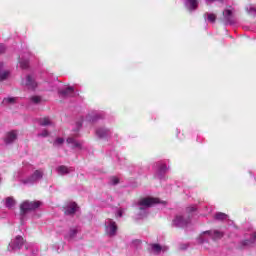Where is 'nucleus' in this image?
<instances>
[{
	"instance_id": "nucleus-1",
	"label": "nucleus",
	"mask_w": 256,
	"mask_h": 256,
	"mask_svg": "<svg viewBox=\"0 0 256 256\" xmlns=\"http://www.w3.org/2000/svg\"><path fill=\"white\" fill-rule=\"evenodd\" d=\"M159 203V199L157 198H151V197H146L142 198L138 201L136 204V217L137 219H145L147 215H149V208L153 207V205H157Z\"/></svg>"
},
{
	"instance_id": "nucleus-2",
	"label": "nucleus",
	"mask_w": 256,
	"mask_h": 256,
	"mask_svg": "<svg viewBox=\"0 0 256 256\" xmlns=\"http://www.w3.org/2000/svg\"><path fill=\"white\" fill-rule=\"evenodd\" d=\"M225 237V233L219 230H207L200 234L198 237V243L200 245H203V243H209V240L212 241H219L220 239H223Z\"/></svg>"
},
{
	"instance_id": "nucleus-3",
	"label": "nucleus",
	"mask_w": 256,
	"mask_h": 256,
	"mask_svg": "<svg viewBox=\"0 0 256 256\" xmlns=\"http://www.w3.org/2000/svg\"><path fill=\"white\" fill-rule=\"evenodd\" d=\"M41 205H43V202L39 200H34V201L26 200L22 202L20 204L21 221L23 222V218L25 217V215H27V213H31V211H37V209H39Z\"/></svg>"
},
{
	"instance_id": "nucleus-4",
	"label": "nucleus",
	"mask_w": 256,
	"mask_h": 256,
	"mask_svg": "<svg viewBox=\"0 0 256 256\" xmlns=\"http://www.w3.org/2000/svg\"><path fill=\"white\" fill-rule=\"evenodd\" d=\"M41 179H43V170H36L28 178L22 179V183L23 185H34V183L41 181Z\"/></svg>"
},
{
	"instance_id": "nucleus-5",
	"label": "nucleus",
	"mask_w": 256,
	"mask_h": 256,
	"mask_svg": "<svg viewBox=\"0 0 256 256\" xmlns=\"http://www.w3.org/2000/svg\"><path fill=\"white\" fill-rule=\"evenodd\" d=\"M189 223H191V218H185L181 215H176L172 220V227L183 229L184 227H187Z\"/></svg>"
},
{
	"instance_id": "nucleus-6",
	"label": "nucleus",
	"mask_w": 256,
	"mask_h": 256,
	"mask_svg": "<svg viewBox=\"0 0 256 256\" xmlns=\"http://www.w3.org/2000/svg\"><path fill=\"white\" fill-rule=\"evenodd\" d=\"M117 223L113 219H107L105 221V231L108 237H115L117 235Z\"/></svg>"
},
{
	"instance_id": "nucleus-7",
	"label": "nucleus",
	"mask_w": 256,
	"mask_h": 256,
	"mask_svg": "<svg viewBox=\"0 0 256 256\" xmlns=\"http://www.w3.org/2000/svg\"><path fill=\"white\" fill-rule=\"evenodd\" d=\"M25 245V240L22 236H16L15 239L11 240L8 246V251H19L21 247Z\"/></svg>"
},
{
	"instance_id": "nucleus-8",
	"label": "nucleus",
	"mask_w": 256,
	"mask_h": 256,
	"mask_svg": "<svg viewBox=\"0 0 256 256\" xmlns=\"http://www.w3.org/2000/svg\"><path fill=\"white\" fill-rule=\"evenodd\" d=\"M183 3L189 13H193V11L199 9V0H183Z\"/></svg>"
},
{
	"instance_id": "nucleus-9",
	"label": "nucleus",
	"mask_w": 256,
	"mask_h": 256,
	"mask_svg": "<svg viewBox=\"0 0 256 256\" xmlns=\"http://www.w3.org/2000/svg\"><path fill=\"white\" fill-rule=\"evenodd\" d=\"M104 115L100 112H91L86 116V121L89 123H97L100 119H103Z\"/></svg>"
},
{
	"instance_id": "nucleus-10",
	"label": "nucleus",
	"mask_w": 256,
	"mask_h": 256,
	"mask_svg": "<svg viewBox=\"0 0 256 256\" xmlns=\"http://www.w3.org/2000/svg\"><path fill=\"white\" fill-rule=\"evenodd\" d=\"M96 135L99 139H107L111 135V130L105 127H99L96 129Z\"/></svg>"
},
{
	"instance_id": "nucleus-11",
	"label": "nucleus",
	"mask_w": 256,
	"mask_h": 256,
	"mask_svg": "<svg viewBox=\"0 0 256 256\" xmlns=\"http://www.w3.org/2000/svg\"><path fill=\"white\" fill-rule=\"evenodd\" d=\"M17 141V131L13 130L6 134L4 138L5 145H11V143H15Z\"/></svg>"
},
{
	"instance_id": "nucleus-12",
	"label": "nucleus",
	"mask_w": 256,
	"mask_h": 256,
	"mask_svg": "<svg viewBox=\"0 0 256 256\" xmlns=\"http://www.w3.org/2000/svg\"><path fill=\"white\" fill-rule=\"evenodd\" d=\"M60 97H74L75 96V88L72 86L67 87L66 89L58 90Z\"/></svg>"
},
{
	"instance_id": "nucleus-13",
	"label": "nucleus",
	"mask_w": 256,
	"mask_h": 256,
	"mask_svg": "<svg viewBox=\"0 0 256 256\" xmlns=\"http://www.w3.org/2000/svg\"><path fill=\"white\" fill-rule=\"evenodd\" d=\"M24 85L27 87V89H30L31 91H35V89H37V82L31 75H28L26 77Z\"/></svg>"
},
{
	"instance_id": "nucleus-14",
	"label": "nucleus",
	"mask_w": 256,
	"mask_h": 256,
	"mask_svg": "<svg viewBox=\"0 0 256 256\" xmlns=\"http://www.w3.org/2000/svg\"><path fill=\"white\" fill-rule=\"evenodd\" d=\"M223 17L225 21V25H233L235 21H233V11L226 9L223 11Z\"/></svg>"
},
{
	"instance_id": "nucleus-15",
	"label": "nucleus",
	"mask_w": 256,
	"mask_h": 256,
	"mask_svg": "<svg viewBox=\"0 0 256 256\" xmlns=\"http://www.w3.org/2000/svg\"><path fill=\"white\" fill-rule=\"evenodd\" d=\"M77 209H79L77 203L73 202L64 208V215H75Z\"/></svg>"
},
{
	"instance_id": "nucleus-16",
	"label": "nucleus",
	"mask_w": 256,
	"mask_h": 256,
	"mask_svg": "<svg viewBox=\"0 0 256 256\" xmlns=\"http://www.w3.org/2000/svg\"><path fill=\"white\" fill-rule=\"evenodd\" d=\"M56 171L58 175H69V173H73V171H75V168L61 165L56 169Z\"/></svg>"
},
{
	"instance_id": "nucleus-17",
	"label": "nucleus",
	"mask_w": 256,
	"mask_h": 256,
	"mask_svg": "<svg viewBox=\"0 0 256 256\" xmlns=\"http://www.w3.org/2000/svg\"><path fill=\"white\" fill-rule=\"evenodd\" d=\"M66 143H68V145H72L73 149H82L83 148V144L79 141H77V139H75L74 137H68L66 140Z\"/></svg>"
},
{
	"instance_id": "nucleus-18",
	"label": "nucleus",
	"mask_w": 256,
	"mask_h": 256,
	"mask_svg": "<svg viewBox=\"0 0 256 256\" xmlns=\"http://www.w3.org/2000/svg\"><path fill=\"white\" fill-rule=\"evenodd\" d=\"M255 241H256V232L252 233L250 239L242 241L241 245L243 247H253V245H255Z\"/></svg>"
},
{
	"instance_id": "nucleus-19",
	"label": "nucleus",
	"mask_w": 256,
	"mask_h": 256,
	"mask_svg": "<svg viewBox=\"0 0 256 256\" xmlns=\"http://www.w3.org/2000/svg\"><path fill=\"white\" fill-rule=\"evenodd\" d=\"M38 123L41 127H55V124L49 117L40 118Z\"/></svg>"
},
{
	"instance_id": "nucleus-20",
	"label": "nucleus",
	"mask_w": 256,
	"mask_h": 256,
	"mask_svg": "<svg viewBox=\"0 0 256 256\" xmlns=\"http://www.w3.org/2000/svg\"><path fill=\"white\" fill-rule=\"evenodd\" d=\"M167 165L158 163L157 177L163 179L165 173H167Z\"/></svg>"
},
{
	"instance_id": "nucleus-21",
	"label": "nucleus",
	"mask_w": 256,
	"mask_h": 256,
	"mask_svg": "<svg viewBox=\"0 0 256 256\" xmlns=\"http://www.w3.org/2000/svg\"><path fill=\"white\" fill-rule=\"evenodd\" d=\"M15 205H17V202L15 201V198L7 197L5 199V207H7V209H14Z\"/></svg>"
},
{
	"instance_id": "nucleus-22",
	"label": "nucleus",
	"mask_w": 256,
	"mask_h": 256,
	"mask_svg": "<svg viewBox=\"0 0 256 256\" xmlns=\"http://www.w3.org/2000/svg\"><path fill=\"white\" fill-rule=\"evenodd\" d=\"M9 77V71H3V62H0V81H5Z\"/></svg>"
},
{
	"instance_id": "nucleus-23",
	"label": "nucleus",
	"mask_w": 256,
	"mask_h": 256,
	"mask_svg": "<svg viewBox=\"0 0 256 256\" xmlns=\"http://www.w3.org/2000/svg\"><path fill=\"white\" fill-rule=\"evenodd\" d=\"M16 103H17V98L15 97L4 98L2 101V105H15Z\"/></svg>"
},
{
	"instance_id": "nucleus-24",
	"label": "nucleus",
	"mask_w": 256,
	"mask_h": 256,
	"mask_svg": "<svg viewBox=\"0 0 256 256\" xmlns=\"http://www.w3.org/2000/svg\"><path fill=\"white\" fill-rule=\"evenodd\" d=\"M228 215L223 213V212H217L215 215H214V219L216 221H225L226 219H228Z\"/></svg>"
},
{
	"instance_id": "nucleus-25",
	"label": "nucleus",
	"mask_w": 256,
	"mask_h": 256,
	"mask_svg": "<svg viewBox=\"0 0 256 256\" xmlns=\"http://www.w3.org/2000/svg\"><path fill=\"white\" fill-rule=\"evenodd\" d=\"M204 17L206 18L207 17V19H208V21L210 22V23H215V21H216V19H217V16L215 15V14H213V13H205L204 14Z\"/></svg>"
},
{
	"instance_id": "nucleus-26",
	"label": "nucleus",
	"mask_w": 256,
	"mask_h": 256,
	"mask_svg": "<svg viewBox=\"0 0 256 256\" xmlns=\"http://www.w3.org/2000/svg\"><path fill=\"white\" fill-rule=\"evenodd\" d=\"M21 69H27L29 67V60L20 58L19 59Z\"/></svg>"
},
{
	"instance_id": "nucleus-27",
	"label": "nucleus",
	"mask_w": 256,
	"mask_h": 256,
	"mask_svg": "<svg viewBox=\"0 0 256 256\" xmlns=\"http://www.w3.org/2000/svg\"><path fill=\"white\" fill-rule=\"evenodd\" d=\"M77 236V229H70L69 233L66 235V239H74Z\"/></svg>"
},
{
	"instance_id": "nucleus-28",
	"label": "nucleus",
	"mask_w": 256,
	"mask_h": 256,
	"mask_svg": "<svg viewBox=\"0 0 256 256\" xmlns=\"http://www.w3.org/2000/svg\"><path fill=\"white\" fill-rule=\"evenodd\" d=\"M65 143V139L63 138H56L55 141L53 142V147H61Z\"/></svg>"
},
{
	"instance_id": "nucleus-29",
	"label": "nucleus",
	"mask_w": 256,
	"mask_h": 256,
	"mask_svg": "<svg viewBox=\"0 0 256 256\" xmlns=\"http://www.w3.org/2000/svg\"><path fill=\"white\" fill-rule=\"evenodd\" d=\"M162 249H163V248H162L161 245H159V244H152V245H151V250H152L154 253L159 254V252H160Z\"/></svg>"
},
{
	"instance_id": "nucleus-30",
	"label": "nucleus",
	"mask_w": 256,
	"mask_h": 256,
	"mask_svg": "<svg viewBox=\"0 0 256 256\" xmlns=\"http://www.w3.org/2000/svg\"><path fill=\"white\" fill-rule=\"evenodd\" d=\"M31 103H34V105H39L41 102V97L40 96H32L30 98Z\"/></svg>"
},
{
	"instance_id": "nucleus-31",
	"label": "nucleus",
	"mask_w": 256,
	"mask_h": 256,
	"mask_svg": "<svg viewBox=\"0 0 256 256\" xmlns=\"http://www.w3.org/2000/svg\"><path fill=\"white\" fill-rule=\"evenodd\" d=\"M246 11L249 15H256V8L253 6L246 7Z\"/></svg>"
},
{
	"instance_id": "nucleus-32",
	"label": "nucleus",
	"mask_w": 256,
	"mask_h": 256,
	"mask_svg": "<svg viewBox=\"0 0 256 256\" xmlns=\"http://www.w3.org/2000/svg\"><path fill=\"white\" fill-rule=\"evenodd\" d=\"M110 185H119V178L112 176L110 178Z\"/></svg>"
},
{
	"instance_id": "nucleus-33",
	"label": "nucleus",
	"mask_w": 256,
	"mask_h": 256,
	"mask_svg": "<svg viewBox=\"0 0 256 256\" xmlns=\"http://www.w3.org/2000/svg\"><path fill=\"white\" fill-rule=\"evenodd\" d=\"M38 137H49V131L42 130V132L38 134Z\"/></svg>"
},
{
	"instance_id": "nucleus-34",
	"label": "nucleus",
	"mask_w": 256,
	"mask_h": 256,
	"mask_svg": "<svg viewBox=\"0 0 256 256\" xmlns=\"http://www.w3.org/2000/svg\"><path fill=\"white\" fill-rule=\"evenodd\" d=\"M217 1L218 3H223L225 0H205L206 5H211V3H215Z\"/></svg>"
},
{
	"instance_id": "nucleus-35",
	"label": "nucleus",
	"mask_w": 256,
	"mask_h": 256,
	"mask_svg": "<svg viewBox=\"0 0 256 256\" xmlns=\"http://www.w3.org/2000/svg\"><path fill=\"white\" fill-rule=\"evenodd\" d=\"M6 47H5V44H0V55H3V53H5L6 51Z\"/></svg>"
},
{
	"instance_id": "nucleus-36",
	"label": "nucleus",
	"mask_w": 256,
	"mask_h": 256,
	"mask_svg": "<svg viewBox=\"0 0 256 256\" xmlns=\"http://www.w3.org/2000/svg\"><path fill=\"white\" fill-rule=\"evenodd\" d=\"M195 211H197V208H195V207H188V208H187V212H188V213H193V212H195Z\"/></svg>"
},
{
	"instance_id": "nucleus-37",
	"label": "nucleus",
	"mask_w": 256,
	"mask_h": 256,
	"mask_svg": "<svg viewBox=\"0 0 256 256\" xmlns=\"http://www.w3.org/2000/svg\"><path fill=\"white\" fill-rule=\"evenodd\" d=\"M117 217H123V209L117 211Z\"/></svg>"
},
{
	"instance_id": "nucleus-38",
	"label": "nucleus",
	"mask_w": 256,
	"mask_h": 256,
	"mask_svg": "<svg viewBox=\"0 0 256 256\" xmlns=\"http://www.w3.org/2000/svg\"><path fill=\"white\" fill-rule=\"evenodd\" d=\"M133 245H136V247H139V245H141V240H134Z\"/></svg>"
},
{
	"instance_id": "nucleus-39",
	"label": "nucleus",
	"mask_w": 256,
	"mask_h": 256,
	"mask_svg": "<svg viewBox=\"0 0 256 256\" xmlns=\"http://www.w3.org/2000/svg\"><path fill=\"white\" fill-rule=\"evenodd\" d=\"M76 125H77V127H82L83 126V120L79 121V122H76Z\"/></svg>"
},
{
	"instance_id": "nucleus-40",
	"label": "nucleus",
	"mask_w": 256,
	"mask_h": 256,
	"mask_svg": "<svg viewBox=\"0 0 256 256\" xmlns=\"http://www.w3.org/2000/svg\"><path fill=\"white\" fill-rule=\"evenodd\" d=\"M180 249H182V250L187 249V245H185V244H184V245H182Z\"/></svg>"
}]
</instances>
